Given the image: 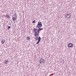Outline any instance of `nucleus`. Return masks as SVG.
<instances>
[{
    "label": "nucleus",
    "instance_id": "obj_1",
    "mask_svg": "<svg viewBox=\"0 0 76 76\" xmlns=\"http://www.w3.org/2000/svg\"><path fill=\"white\" fill-rule=\"evenodd\" d=\"M33 32H34V35L35 36H36V37H37L38 35H39V34L37 33V28H34L33 29Z\"/></svg>",
    "mask_w": 76,
    "mask_h": 76
},
{
    "label": "nucleus",
    "instance_id": "obj_2",
    "mask_svg": "<svg viewBox=\"0 0 76 76\" xmlns=\"http://www.w3.org/2000/svg\"><path fill=\"white\" fill-rule=\"evenodd\" d=\"M40 63H42V64H44L45 63V61L44 59L43 58H41L40 59L39 61Z\"/></svg>",
    "mask_w": 76,
    "mask_h": 76
},
{
    "label": "nucleus",
    "instance_id": "obj_3",
    "mask_svg": "<svg viewBox=\"0 0 76 76\" xmlns=\"http://www.w3.org/2000/svg\"><path fill=\"white\" fill-rule=\"evenodd\" d=\"M65 17L66 19H69L70 18V14H67L66 15Z\"/></svg>",
    "mask_w": 76,
    "mask_h": 76
},
{
    "label": "nucleus",
    "instance_id": "obj_4",
    "mask_svg": "<svg viewBox=\"0 0 76 76\" xmlns=\"http://www.w3.org/2000/svg\"><path fill=\"white\" fill-rule=\"evenodd\" d=\"M67 46L68 47H73V44L72 43H70L68 44Z\"/></svg>",
    "mask_w": 76,
    "mask_h": 76
},
{
    "label": "nucleus",
    "instance_id": "obj_5",
    "mask_svg": "<svg viewBox=\"0 0 76 76\" xmlns=\"http://www.w3.org/2000/svg\"><path fill=\"white\" fill-rule=\"evenodd\" d=\"M41 22H39L38 23L37 25V27H38V26H40V25H41Z\"/></svg>",
    "mask_w": 76,
    "mask_h": 76
},
{
    "label": "nucleus",
    "instance_id": "obj_6",
    "mask_svg": "<svg viewBox=\"0 0 76 76\" xmlns=\"http://www.w3.org/2000/svg\"><path fill=\"white\" fill-rule=\"evenodd\" d=\"M16 20V18L15 17H13L12 18V20H13L14 21H15Z\"/></svg>",
    "mask_w": 76,
    "mask_h": 76
},
{
    "label": "nucleus",
    "instance_id": "obj_7",
    "mask_svg": "<svg viewBox=\"0 0 76 76\" xmlns=\"http://www.w3.org/2000/svg\"><path fill=\"white\" fill-rule=\"evenodd\" d=\"M4 63L6 64H8L9 63V61H8V60L5 61Z\"/></svg>",
    "mask_w": 76,
    "mask_h": 76
},
{
    "label": "nucleus",
    "instance_id": "obj_8",
    "mask_svg": "<svg viewBox=\"0 0 76 76\" xmlns=\"http://www.w3.org/2000/svg\"><path fill=\"white\" fill-rule=\"evenodd\" d=\"M42 23H41V25H40V26H37L38 28H41L42 26Z\"/></svg>",
    "mask_w": 76,
    "mask_h": 76
},
{
    "label": "nucleus",
    "instance_id": "obj_9",
    "mask_svg": "<svg viewBox=\"0 0 76 76\" xmlns=\"http://www.w3.org/2000/svg\"><path fill=\"white\" fill-rule=\"evenodd\" d=\"M41 39V37H39L38 39V41H40Z\"/></svg>",
    "mask_w": 76,
    "mask_h": 76
},
{
    "label": "nucleus",
    "instance_id": "obj_10",
    "mask_svg": "<svg viewBox=\"0 0 76 76\" xmlns=\"http://www.w3.org/2000/svg\"><path fill=\"white\" fill-rule=\"evenodd\" d=\"M30 37H27V39L28 40H29V39H30Z\"/></svg>",
    "mask_w": 76,
    "mask_h": 76
},
{
    "label": "nucleus",
    "instance_id": "obj_11",
    "mask_svg": "<svg viewBox=\"0 0 76 76\" xmlns=\"http://www.w3.org/2000/svg\"><path fill=\"white\" fill-rule=\"evenodd\" d=\"M40 42V41L38 40V41L36 43V44H39V43Z\"/></svg>",
    "mask_w": 76,
    "mask_h": 76
},
{
    "label": "nucleus",
    "instance_id": "obj_12",
    "mask_svg": "<svg viewBox=\"0 0 76 76\" xmlns=\"http://www.w3.org/2000/svg\"><path fill=\"white\" fill-rule=\"evenodd\" d=\"M2 44H4V40H2L1 41Z\"/></svg>",
    "mask_w": 76,
    "mask_h": 76
},
{
    "label": "nucleus",
    "instance_id": "obj_13",
    "mask_svg": "<svg viewBox=\"0 0 76 76\" xmlns=\"http://www.w3.org/2000/svg\"><path fill=\"white\" fill-rule=\"evenodd\" d=\"M33 23H35V20H34L32 22Z\"/></svg>",
    "mask_w": 76,
    "mask_h": 76
},
{
    "label": "nucleus",
    "instance_id": "obj_14",
    "mask_svg": "<svg viewBox=\"0 0 76 76\" xmlns=\"http://www.w3.org/2000/svg\"><path fill=\"white\" fill-rule=\"evenodd\" d=\"M6 16L7 18V17H8V16H9V15H8V14H6Z\"/></svg>",
    "mask_w": 76,
    "mask_h": 76
},
{
    "label": "nucleus",
    "instance_id": "obj_15",
    "mask_svg": "<svg viewBox=\"0 0 76 76\" xmlns=\"http://www.w3.org/2000/svg\"><path fill=\"white\" fill-rule=\"evenodd\" d=\"M10 26H8V28H7L8 30H9V29H10Z\"/></svg>",
    "mask_w": 76,
    "mask_h": 76
},
{
    "label": "nucleus",
    "instance_id": "obj_16",
    "mask_svg": "<svg viewBox=\"0 0 76 76\" xmlns=\"http://www.w3.org/2000/svg\"><path fill=\"white\" fill-rule=\"evenodd\" d=\"M39 29L40 31H41V30H43V28H39Z\"/></svg>",
    "mask_w": 76,
    "mask_h": 76
},
{
    "label": "nucleus",
    "instance_id": "obj_17",
    "mask_svg": "<svg viewBox=\"0 0 76 76\" xmlns=\"http://www.w3.org/2000/svg\"><path fill=\"white\" fill-rule=\"evenodd\" d=\"M37 31H40V29H39V28L38 29Z\"/></svg>",
    "mask_w": 76,
    "mask_h": 76
},
{
    "label": "nucleus",
    "instance_id": "obj_18",
    "mask_svg": "<svg viewBox=\"0 0 76 76\" xmlns=\"http://www.w3.org/2000/svg\"><path fill=\"white\" fill-rule=\"evenodd\" d=\"M37 33L38 34V33H39V31H37Z\"/></svg>",
    "mask_w": 76,
    "mask_h": 76
},
{
    "label": "nucleus",
    "instance_id": "obj_19",
    "mask_svg": "<svg viewBox=\"0 0 76 76\" xmlns=\"http://www.w3.org/2000/svg\"><path fill=\"white\" fill-rule=\"evenodd\" d=\"M52 75H53L52 74H51V75H50L49 76H52Z\"/></svg>",
    "mask_w": 76,
    "mask_h": 76
},
{
    "label": "nucleus",
    "instance_id": "obj_20",
    "mask_svg": "<svg viewBox=\"0 0 76 76\" xmlns=\"http://www.w3.org/2000/svg\"><path fill=\"white\" fill-rule=\"evenodd\" d=\"M9 17H10V16H9L8 15V16L7 18H9Z\"/></svg>",
    "mask_w": 76,
    "mask_h": 76
},
{
    "label": "nucleus",
    "instance_id": "obj_21",
    "mask_svg": "<svg viewBox=\"0 0 76 76\" xmlns=\"http://www.w3.org/2000/svg\"><path fill=\"white\" fill-rule=\"evenodd\" d=\"M38 38V37H36V38H37V39H38V38Z\"/></svg>",
    "mask_w": 76,
    "mask_h": 76
},
{
    "label": "nucleus",
    "instance_id": "obj_22",
    "mask_svg": "<svg viewBox=\"0 0 76 76\" xmlns=\"http://www.w3.org/2000/svg\"><path fill=\"white\" fill-rule=\"evenodd\" d=\"M36 40H37V39H36Z\"/></svg>",
    "mask_w": 76,
    "mask_h": 76
},
{
    "label": "nucleus",
    "instance_id": "obj_23",
    "mask_svg": "<svg viewBox=\"0 0 76 76\" xmlns=\"http://www.w3.org/2000/svg\"><path fill=\"white\" fill-rule=\"evenodd\" d=\"M15 15H16V13H15Z\"/></svg>",
    "mask_w": 76,
    "mask_h": 76
},
{
    "label": "nucleus",
    "instance_id": "obj_24",
    "mask_svg": "<svg viewBox=\"0 0 76 76\" xmlns=\"http://www.w3.org/2000/svg\"><path fill=\"white\" fill-rule=\"evenodd\" d=\"M16 17V15H15Z\"/></svg>",
    "mask_w": 76,
    "mask_h": 76
},
{
    "label": "nucleus",
    "instance_id": "obj_25",
    "mask_svg": "<svg viewBox=\"0 0 76 76\" xmlns=\"http://www.w3.org/2000/svg\"><path fill=\"white\" fill-rule=\"evenodd\" d=\"M12 18H13V16L12 17Z\"/></svg>",
    "mask_w": 76,
    "mask_h": 76
}]
</instances>
